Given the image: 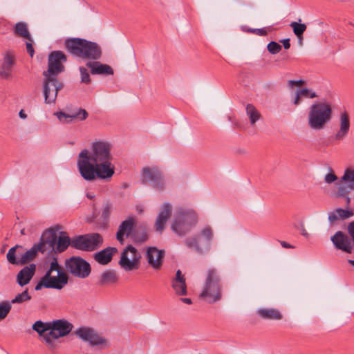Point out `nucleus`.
Masks as SVG:
<instances>
[{
    "label": "nucleus",
    "mask_w": 354,
    "mask_h": 354,
    "mask_svg": "<svg viewBox=\"0 0 354 354\" xmlns=\"http://www.w3.org/2000/svg\"><path fill=\"white\" fill-rule=\"evenodd\" d=\"M117 251L115 248H107L95 254L94 259L102 265L109 263L113 257V254Z\"/></svg>",
    "instance_id": "obj_27"
},
{
    "label": "nucleus",
    "mask_w": 354,
    "mask_h": 354,
    "mask_svg": "<svg viewBox=\"0 0 354 354\" xmlns=\"http://www.w3.org/2000/svg\"><path fill=\"white\" fill-rule=\"evenodd\" d=\"M31 297L28 294V290H25L21 293L16 295V297L11 300L10 304H22L29 301Z\"/></svg>",
    "instance_id": "obj_40"
},
{
    "label": "nucleus",
    "mask_w": 354,
    "mask_h": 354,
    "mask_svg": "<svg viewBox=\"0 0 354 354\" xmlns=\"http://www.w3.org/2000/svg\"><path fill=\"white\" fill-rule=\"evenodd\" d=\"M172 288L178 295H187V286L185 278L180 270H177L176 277L172 280Z\"/></svg>",
    "instance_id": "obj_25"
},
{
    "label": "nucleus",
    "mask_w": 354,
    "mask_h": 354,
    "mask_svg": "<svg viewBox=\"0 0 354 354\" xmlns=\"http://www.w3.org/2000/svg\"><path fill=\"white\" fill-rule=\"evenodd\" d=\"M94 195L93 194H91L90 193H87L86 194V197L89 199H93L94 198Z\"/></svg>",
    "instance_id": "obj_53"
},
{
    "label": "nucleus",
    "mask_w": 354,
    "mask_h": 354,
    "mask_svg": "<svg viewBox=\"0 0 354 354\" xmlns=\"http://www.w3.org/2000/svg\"><path fill=\"white\" fill-rule=\"evenodd\" d=\"M55 115L62 123H69L73 120L83 121L88 117L87 111L83 109H79L76 112H74L72 114H66L64 112L59 111L55 113Z\"/></svg>",
    "instance_id": "obj_21"
},
{
    "label": "nucleus",
    "mask_w": 354,
    "mask_h": 354,
    "mask_svg": "<svg viewBox=\"0 0 354 354\" xmlns=\"http://www.w3.org/2000/svg\"><path fill=\"white\" fill-rule=\"evenodd\" d=\"M26 50L28 54L30 55V57H32L34 55V48L32 47V45L30 42H26Z\"/></svg>",
    "instance_id": "obj_46"
},
{
    "label": "nucleus",
    "mask_w": 354,
    "mask_h": 354,
    "mask_svg": "<svg viewBox=\"0 0 354 354\" xmlns=\"http://www.w3.org/2000/svg\"><path fill=\"white\" fill-rule=\"evenodd\" d=\"M141 255L137 249L128 245L122 252L118 264L126 272L138 270L140 266Z\"/></svg>",
    "instance_id": "obj_10"
},
{
    "label": "nucleus",
    "mask_w": 354,
    "mask_h": 354,
    "mask_svg": "<svg viewBox=\"0 0 354 354\" xmlns=\"http://www.w3.org/2000/svg\"><path fill=\"white\" fill-rule=\"evenodd\" d=\"M333 117V108L329 102L322 101L313 104L308 113V127L315 131L325 128Z\"/></svg>",
    "instance_id": "obj_4"
},
{
    "label": "nucleus",
    "mask_w": 354,
    "mask_h": 354,
    "mask_svg": "<svg viewBox=\"0 0 354 354\" xmlns=\"http://www.w3.org/2000/svg\"><path fill=\"white\" fill-rule=\"evenodd\" d=\"M281 245L285 248H292L293 247L286 241H281Z\"/></svg>",
    "instance_id": "obj_49"
},
{
    "label": "nucleus",
    "mask_w": 354,
    "mask_h": 354,
    "mask_svg": "<svg viewBox=\"0 0 354 354\" xmlns=\"http://www.w3.org/2000/svg\"><path fill=\"white\" fill-rule=\"evenodd\" d=\"M35 264H30L19 271L17 275V282L20 286H24L30 281L35 272Z\"/></svg>",
    "instance_id": "obj_23"
},
{
    "label": "nucleus",
    "mask_w": 354,
    "mask_h": 354,
    "mask_svg": "<svg viewBox=\"0 0 354 354\" xmlns=\"http://www.w3.org/2000/svg\"><path fill=\"white\" fill-rule=\"evenodd\" d=\"M288 84L290 87L292 88L294 86L297 85L296 80H289Z\"/></svg>",
    "instance_id": "obj_51"
},
{
    "label": "nucleus",
    "mask_w": 354,
    "mask_h": 354,
    "mask_svg": "<svg viewBox=\"0 0 354 354\" xmlns=\"http://www.w3.org/2000/svg\"><path fill=\"white\" fill-rule=\"evenodd\" d=\"M75 334L83 341L88 342L91 346H97L102 349L107 348L111 346L107 339L99 335L93 329L88 327H80L75 331Z\"/></svg>",
    "instance_id": "obj_12"
},
{
    "label": "nucleus",
    "mask_w": 354,
    "mask_h": 354,
    "mask_svg": "<svg viewBox=\"0 0 354 354\" xmlns=\"http://www.w3.org/2000/svg\"><path fill=\"white\" fill-rule=\"evenodd\" d=\"M280 42L283 44L285 49H289L290 47V39H283L280 40Z\"/></svg>",
    "instance_id": "obj_47"
},
{
    "label": "nucleus",
    "mask_w": 354,
    "mask_h": 354,
    "mask_svg": "<svg viewBox=\"0 0 354 354\" xmlns=\"http://www.w3.org/2000/svg\"><path fill=\"white\" fill-rule=\"evenodd\" d=\"M171 214V205L168 203H164L156 218L155 223L156 231L162 232L164 230L165 224L168 218L170 217Z\"/></svg>",
    "instance_id": "obj_20"
},
{
    "label": "nucleus",
    "mask_w": 354,
    "mask_h": 354,
    "mask_svg": "<svg viewBox=\"0 0 354 354\" xmlns=\"http://www.w3.org/2000/svg\"><path fill=\"white\" fill-rule=\"evenodd\" d=\"M214 237V233L210 227H204L198 236L190 237L185 241L188 248L194 249L199 254H203L211 248V241Z\"/></svg>",
    "instance_id": "obj_8"
},
{
    "label": "nucleus",
    "mask_w": 354,
    "mask_h": 354,
    "mask_svg": "<svg viewBox=\"0 0 354 354\" xmlns=\"http://www.w3.org/2000/svg\"><path fill=\"white\" fill-rule=\"evenodd\" d=\"M296 82L297 85H301L302 84H304V81L302 80H296Z\"/></svg>",
    "instance_id": "obj_54"
},
{
    "label": "nucleus",
    "mask_w": 354,
    "mask_h": 354,
    "mask_svg": "<svg viewBox=\"0 0 354 354\" xmlns=\"http://www.w3.org/2000/svg\"><path fill=\"white\" fill-rule=\"evenodd\" d=\"M161 171L156 167H145L142 170L141 178L144 183H149L160 176Z\"/></svg>",
    "instance_id": "obj_29"
},
{
    "label": "nucleus",
    "mask_w": 354,
    "mask_h": 354,
    "mask_svg": "<svg viewBox=\"0 0 354 354\" xmlns=\"http://www.w3.org/2000/svg\"><path fill=\"white\" fill-rule=\"evenodd\" d=\"M11 304L8 301H3L0 303V321L5 319L11 310Z\"/></svg>",
    "instance_id": "obj_41"
},
{
    "label": "nucleus",
    "mask_w": 354,
    "mask_h": 354,
    "mask_svg": "<svg viewBox=\"0 0 354 354\" xmlns=\"http://www.w3.org/2000/svg\"><path fill=\"white\" fill-rule=\"evenodd\" d=\"M20 250H23V247L21 246V245H15V247H12L11 248L7 254H6V257H7V260L8 261L9 263H10L11 264H16V265H19V258L17 259V252L18 253V251H20Z\"/></svg>",
    "instance_id": "obj_38"
},
{
    "label": "nucleus",
    "mask_w": 354,
    "mask_h": 354,
    "mask_svg": "<svg viewBox=\"0 0 354 354\" xmlns=\"http://www.w3.org/2000/svg\"><path fill=\"white\" fill-rule=\"evenodd\" d=\"M50 328V331L45 335V342L48 346L53 348V340L68 335L73 326L68 320L60 319L51 321Z\"/></svg>",
    "instance_id": "obj_9"
},
{
    "label": "nucleus",
    "mask_w": 354,
    "mask_h": 354,
    "mask_svg": "<svg viewBox=\"0 0 354 354\" xmlns=\"http://www.w3.org/2000/svg\"><path fill=\"white\" fill-rule=\"evenodd\" d=\"M167 182L162 176V173L160 174V176L155 178L151 183V186L158 190V191H162L166 187Z\"/></svg>",
    "instance_id": "obj_39"
},
{
    "label": "nucleus",
    "mask_w": 354,
    "mask_h": 354,
    "mask_svg": "<svg viewBox=\"0 0 354 354\" xmlns=\"http://www.w3.org/2000/svg\"><path fill=\"white\" fill-rule=\"evenodd\" d=\"M337 180V176L333 173V171L330 169V172H328L327 174H326L324 177V181L325 183L328 184H330L332 183H334Z\"/></svg>",
    "instance_id": "obj_45"
},
{
    "label": "nucleus",
    "mask_w": 354,
    "mask_h": 354,
    "mask_svg": "<svg viewBox=\"0 0 354 354\" xmlns=\"http://www.w3.org/2000/svg\"><path fill=\"white\" fill-rule=\"evenodd\" d=\"M80 72L81 76V82L88 84L91 82L90 75L84 67H80Z\"/></svg>",
    "instance_id": "obj_43"
},
{
    "label": "nucleus",
    "mask_w": 354,
    "mask_h": 354,
    "mask_svg": "<svg viewBox=\"0 0 354 354\" xmlns=\"http://www.w3.org/2000/svg\"><path fill=\"white\" fill-rule=\"evenodd\" d=\"M66 62V57L62 51H53L48 56V70L43 72L44 76L57 77L64 71L63 63Z\"/></svg>",
    "instance_id": "obj_14"
},
{
    "label": "nucleus",
    "mask_w": 354,
    "mask_h": 354,
    "mask_svg": "<svg viewBox=\"0 0 354 354\" xmlns=\"http://www.w3.org/2000/svg\"><path fill=\"white\" fill-rule=\"evenodd\" d=\"M348 263L354 267V260H348Z\"/></svg>",
    "instance_id": "obj_56"
},
{
    "label": "nucleus",
    "mask_w": 354,
    "mask_h": 354,
    "mask_svg": "<svg viewBox=\"0 0 354 354\" xmlns=\"http://www.w3.org/2000/svg\"><path fill=\"white\" fill-rule=\"evenodd\" d=\"M68 281L67 274L59 266L57 259L53 258L49 269L40 279L35 288L36 290L43 288L61 290L68 283Z\"/></svg>",
    "instance_id": "obj_5"
},
{
    "label": "nucleus",
    "mask_w": 354,
    "mask_h": 354,
    "mask_svg": "<svg viewBox=\"0 0 354 354\" xmlns=\"http://www.w3.org/2000/svg\"><path fill=\"white\" fill-rule=\"evenodd\" d=\"M111 207L109 205H106V207H104L102 215L105 217L108 216L110 213Z\"/></svg>",
    "instance_id": "obj_48"
},
{
    "label": "nucleus",
    "mask_w": 354,
    "mask_h": 354,
    "mask_svg": "<svg viewBox=\"0 0 354 354\" xmlns=\"http://www.w3.org/2000/svg\"><path fill=\"white\" fill-rule=\"evenodd\" d=\"M69 245H71V241L65 233H61L57 239L54 232L49 231L43 234L41 242L38 244V249L42 253L46 251L62 252Z\"/></svg>",
    "instance_id": "obj_7"
},
{
    "label": "nucleus",
    "mask_w": 354,
    "mask_h": 354,
    "mask_svg": "<svg viewBox=\"0 0 354 354\" xmlns=\"http://www.w3.org/2000/svg\"><path fill=\"white\" fill-rule=\"evenodd\" d=\"M246 114L250 119V124L254 125L261 118L259 111L251 104L246 106Z\"/></svg>",
    "instance_id": "obj_37"
},
{
    "label": "nucleus",
    "mask_w": 354,
    "mask_h": 354,
    "mask_svg": "<svg viewBox=\"0 0 354 354\" xmlns=\"http://www.w3.org/2000/svg\"><path fill=\"white\" fill-rule=\"evenodd\" d=\"M65 266L67 271L78 278L84 279L91 273L90 264L80 257H72L66 260Z\"/></svg>",
    "instance_id": "obj_13"
},
{
    "label": "nucleus",
    "mask_w": 354,
    "mask_h": 354,
    "mask_svg": "<svg viewBox=\"0 0 354 354\" xmlns=\"http://www.w3.org/2000/svg\"><path fill=\"white\" fill-rule=\"evenodd\" d=\"M164 255V250H158L155 247L149 248L146 253L149 264L155 270H158L161 268Z\"/></svg>",
    "instance_id": "obj_19"
},
{
    "label": "nucleus",
    "mask_w": 354,
    "mask_h": 354,
    "mask_svg": "<svg viewBox=\"0 0 354 354\" xmlns=\"http://www.w3.org/2000/svg\"><path fill=\"white\" fill-rule=\"evenodd\" d=\"M199 297L210 304L222 299L223 286L221 274L217 269L211 268L207 270Z\"/></svg>",
    "instance_id": "obj_2"
},
{
    "label": "nucleus",
    "mask_w": 354,
    "mask_h": 354,
    "mask_svg": "<svg viewBox=\"0 0 354 354\" xmlns=\"http://www.w3.org/2000/svg\"><path fill=\"white\" fill-rule=\"evenodd\" d=\"M268 50L272 55L277 54L281 50V46L276 41H270L267 46Z\"/></svg>",
    "instance_id": "obj_42"
},
{
    "label": "nucleus",
    "mask_w": 354,
    "mask_h": 354,
    "mask_svg": "<svg viewBox=\"0 0 354 354\" xmlns=\"http://www.w3.org/2000/svg\"><path fill=\"white\" fill-rule=\"evenodd\" d=\"M248 32L256 34L259 36H266L268 34L266 28H248L246 30Z\"/></svg>",
    "instance_id": "obj_44"
},
{
    "label": "nucleus",
    "mask_w": 354,
    "mask_h": 354,
    "mask_svg": "<svg viewBox=\"0 0 354 354\" xmlns=\"http://www.w3.org/2000/svg\"><path fill=\"white\" fill-rule=\"evenodd\" d=\"M331 241L337 249L351 253L353 247L349 238L342 232H337L334 236L331 237Z\"/></svg>",
    "instance_id": "obj_18"
},
{
    "label": "nucleus",
    "mask_w": 354,
    "mask_h": 354,
    "mask_svg": "<svg viewBox=\"0 0 354 354\" xmlns=\"http://www.w3.org/2000/svg\"><path fill=\"white\" fill-rule=\"evenodd\" d=\"M196 223L197 216L194 211L179 209L175 212L171 227L174 233L182 236L188 233Z\"/></svg>",
    "instance_id": "obj_6"
},
{
    "label": "nucleus",
    "mask_w": 354,
    "mask_h": 354,
    "mask_svg": "<svg viewBox=\"0 0 354 354\" xmlns=\"http://www.w3.org/2000/svg\"><path fill=\"white\" fill-rule=\"evenodd\" d=\"M353 215L351 210L337 208L328 213V221L333 223L337 221L349 218Z\"/></svg>",
    "instance_id": "obj_26"
},
{
    "label": "nucleus",
    "mask_w": 354,
    "mask_h": 354,
    "mask_svg": "<svg viewBox=\"0 0 354 354\" xmlns=\"http://www.w3.org/2000/svg\"><path fill=\"white\" fill-rule=\"evenodd\" d=\"M86 66L91 69V73L93 75H112L114 73L113 68L109 65L102 64L99 62H88L86 64Z\"/></svg>",
    "instance_id": "obj_24"
},
{
    "label": "nucleus",
    "mask_w": 354,
    "mask_h": 354,
    "mask_svg": "<svg viewBox=\"0 0 354 354\" xmlns=\"http://www.w3.org/2000/svg\"><path fill=\"white\" fill-rule=\"evenodd\" d=\"M350 129V116L346 111H342L339 116L338 129L334 134V139L337 141L344 140L348 135Z\"/></svg>",
    "instance_id": "obj_17"
},
{
    "label": "nucleus",
    "mask_w": 354,
    "mask_h": 354,
    "mask_svg": "<svg viewBox=\"0 0 354 354\" xmlns=\"http://www.w3.org/2000/svg\"><path fill=\"white\" fill-rule=\"evenodd\" d=\"M133 225L134 219L133 218H129L120 225L116 233V239L121 244L124 243V239L131 234Z\"/></svg>",
    "instance_id": "obj_22"
},
{
    "label": "nucleus",
    "mask_w": 354,
    "mask_h": 354,
    "mask_svg": "<svg viewBox=\"0 0 354 354\" xmlns=\"http://www.w3.org/2000/svg\"><path fill=\"white\" fill-rule=\"evenodd\" d=\"M14 32L16 35L26 38L30 41H32L27 24L25 22L21 21L17 23L14 28Z\"/></svg>",
    "instance_id": "obj_35"
},
{
    "label": "nucleus",
    "mask_w": 354,
    "mask_h": 354,
    "mask_svg": "<svg viewBox=\"0 0 354 354\" xmlns=\"http://www.w3.org/2000/svg\"><path fill=\"white\" fill-rule=\"evenodd\" d=\"M43 92L46 104L54 103L56 100L58 91L63 88V84L57 77L44 76Z\"/></svg>",
    "instance_id": "obj_15"
},
{
    "label": "nucleus",
    "mask_w": 354,
    "mask_h": 354,
    "mask_svg": "<svg viewBox=\"0 0 354 354\" xmlns=\"http://www.w3.org/2000/svg\"><path fill=\"white\" fill-rule=\"evenodd\" d=\"M38 251L40 252L38 249V245L37 246L34 245L31 249L25 252H21V250L18 251L19 265H24L32 261L36 256Z\"/></svg>",
    "instance_id": "obj_31"
},
{
    "label": "nucleus",
    "mask_w": 354,
    "mask_h": 354,
    "mask_svg": "<svg viewBox=\"0 0 354 354\" xmlns=\"http://www.w3.org/2000/svg\"><path fill=\"white\" fill-rule=\"evenodd\" d=\"M19 115L20 117V118L21 119H26L27 118V115L25 113L23 109H21L19 113Z\"/></svg>",
    "instance_id": "obj_50"
},
{
    "label": "nucleus",
    "mask_w": 354,
    "mask_h": 354,
    "mask_svg": "<svg viewBox=\"0 0 354 354\" xmlns=\"http://www.w3.org/2000/svg\"><path fill=\"white\" fill-rule=\"evenodd\" d=\"M111 150L112 145L106 140L92 141L89 149L82 150L77 157V166L81 176L87 181L111 179L115 174Z\"/></svg>",
    "instance_id": "obj_1"
},
{
    "label": "nucleus",
    "mask_w": 354,
    "mask_h": 354,
    "mask_svg": "<svg viewBox=\"0 0 354 354\" xmlns=\"http://www.w3.org/2000/svg\"><path fill=\"white\" fill-rule=\"evenodd\" d=\"M257 313L264 319L280 320L283 317L280 311L275 308H259Z\"/></svg>",
    "instance_id": "obj_28"
},
{
    "label": "nucleus",
    "mask_w": 354,
    "mask_h": 354,
    "mask_svg": "<svg viewBox=\"0 0 354 354\" xmlns=\"http://www.w3.org/2000/svg\"><path fill=\"white\" fill-rule=\"evenodd\" d=\"M181 301L183 303L187 304H192V300L189 298H182Z\"/></svg>",
    "instance_id": "obj_52"
},
{
    "label": "nucleus",
    "mask_w": 354,
    "mask_h": 354,
    "mask_svg": "<svg viewBox=\"0 0 354 354\" xmlns=\"http://www.w3.org/2000/svg\"><path fill=\"white\" fill-rule=\"evenodd\" d=\"M302 234L306 237L308 236V234L307 233V232L305 230H303Z\"/></svg>",
    "instance_id": "obj_55"
},
{
    "label": "nucleus",
    "mask_w": 354,
    "mask_h": 354,
    "mask_svg": "<svg viewBox=\"0 0 354 354\" xmlns=\"http://www.w3.org/2000/svg\"><path fill=\"white\" fill-rule=\"evenodd\" d=\"M351 190H354V170L346 169L341 178L337 196L345 198L347 205L351 201L348 194Z\"/></svg>",
    "instance_id": "obj_16"
},
{
    "label": "nucleus",
    "mask_w": 354,
    "mask_h": 354,
    "mask_svg": "<svg viewBox=\"0 0 354 354\" xmlns=\"http://www.w3.org/2000/svg\"><path fill=\"white\" fill-rule=\"evenodd\" d=\"M317 97L316 93L308 88H298L295 94L292 103L295 106L300 104L301 98H315Z\"/></svg>",
    "instance_id": "obj_30"
},
{
    "label": "nucleus",
    "mask_w": 354,
    "mask_h": 354,
    "mask_svg": "<svg viewBox=\"0 0 354 354\" xmlns=\"http://www.w3.org/2000/svg\"><path fill=\"white\" fill-rule=\"evenodd\" d=\"M103 239L98 233L79 236L71 241V246L84 251H93L102 243Z\"/></svg>",
    "instance_id": "obj_11"
},
{
    "label": "nucleus",
    "mask_w": 354,
    "mask_h": 354,
    "mask_svg": "<svg viewBox=\"0 0 354 354\" xmlns=\"http://www.w3.org/2000/svg\"><path fill=\"white\" fill-rule=\"evenodd\" d=\"M13 64L12 58L10 55H7L0 69V74L2 77L8 78L10 75L11 68Z\"/></svg>",
    "instance_id": "obj_36"
},
{
    "label": "nucleus",
    "mask_w": 354,
    "mask_h": 354,
    "mask_svg": "<svg viewBox=\"0 0 354 354\" xmlns=\"http://www.w3.org/2000/svg\"><path fill=\"white\" fill-rule=\"evenodd\" d=\"M50 322H43L41 320L37 321L32 326V329L36 331L45 341V335L50 331Z\"/></svg>",
    "instance_id": "obj_33"
},
{
    "label": "nucleus",
    "mask_w": 354,
    "mask_h": 354,
    "mask_svg": "<svg viewBox=\"0 0 354 354\" xmlns=\"http://www.w3.org/2000/svg\"><path fill=\"white\" fill-rule=\"evenodd\" d=\"M118 280L116 273L114 270H106L104 271L100 277V285L111 284Z\"/></svg>",
    "instance_id": "obj_34"
},
{
    "label": "nucleus",
    "mask_w": 354,
    "mask_h": 354,
    "mask_svg": "<svg viewBox=\"0 0 354 354\" xmlns=\"http://www.w3.org/2000/svg\"><path fill=\"white\" fill-rule=\"evenodd\" d=\"M301 20L299 19V21H292L290 24V26L292 28L293 32L297 37L300 45H301L303 42V34L307 28L306 25L305 24H301Z\"/></svg>",
    "instance_id": "obj_32"
},
{
    "label": "nucleus",
    "mask_w": 354,
    "mask_h": 354,
    "mask_svg": "<svg viewBox=\"0 0 354 354\" xmlns=\"http://www.w3.org/2000/svg\"><path fill=\"white\" fill-rule=\"evenodd\" d=\"M65 47L71 55L84 59L97 60L102 55L98 44L84 39H68L65 41Z\"/></svg>",
    "instance_id": "obj_3"
}]
</instances>
